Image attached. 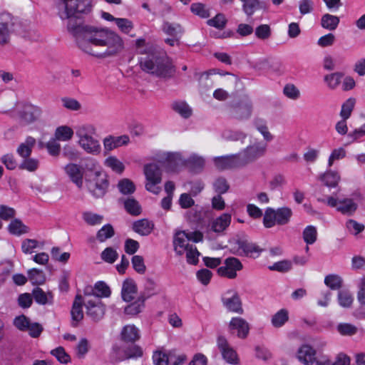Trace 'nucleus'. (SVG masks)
<instances>
[{"instance_id":"nucleus-1","label":"nucleus","mask_w":365,"mask_h":365,"mask_svg":"<svg viewBox=\"0 0 365 365\" xmlns=\"http://www.w3.org/2000/svg\"><path fill=\"white\" fill-rule=\"evenodd\" d=\"M56 7L60 19L68 20V31L83 52L105 58L115 56L124 49L123 41L115 32L83 23L81 16L91 12V0H56Z\"/></svg>"},{"instance_id":"nucleus-2","label":"nucleus","mask_w":365,"mask_h":365,"mask_svg":"<svg viewBox=\"0 0 365 365\" xmlns=\"http://www.w3.org/2000/svg\"><path fill=\"white\" fill-rule=\"evenodd\" d=\"M140 68L159 78H170L175 73V66L165 53L157 50L139 58Z\"/></svg>"},{"instance_id":"nucleus-3","label":"nucleus","mask_w":365,"mask_h":365,"mask_svg":"<svg viewBox=\"0 0 365 365\" xmlns=\"http://www.w3.org/2000/svg\"><path fill=\"white\" fill-rule=\"evenodd\" d=\"M251 159V148L248 145L241 153L236 155L215 157L213 163L219 170L237 168L247 165Z\"/></svg>"},{"instance_id":"nucleus-4","label":"nucleus","mask_w":365,"mask_h":365,"mask_svg":"<svg viewBox=\"0 0 365 365\" xmlns=\"http://www.w3.org/2000/svg\"><path fill=\"white\" fill-rule=\"evenodd\" d=\"M22 23L8 12L0 14V45H6L10 41L11 34H24Z\"/></svg>"},{"instance_id":"nucleus-5","label":"nucleus","mask_w":365,"mask_h":365,"mask_svg":"<svg viewBox=\"0 0 365 365\" xmlns=\"http://www.w3.org/2000/svg\"><path fill=\"white\" fill-rule=\"evenodd\" d=\"M292 216V210L288 207L277 209L267 207L263 217V225L266 228L273 227L275 225H287Z\"/></svg>"},{"instance_id":"nucleus-6","label":"nucleus","mask_w":365,"mask_h":365,"mask_svg":"<svg viewBox=\"0 0 365 365\" xmlns=\"http://www.w3.org/2000/svg\"><path fill=\"white\" fill-rule=\"evenodd\" d=\"M86 182L89 192L96 198L103 197L109 185L108 176L102 171H96L86 177Z\"/></svg>"},{"instance_id":"nucleus-7","label":"nucleus","mask_w":365,"mask_h":365,"mask_svg":"<svg viewBox=\"0 0 365 365\" xmlns=\"http://www.w3.org/2000/svg\"><path fill=\"white\" fill-rule=\"evenodd\" d=\"M144 173L148 182L145 188L148 191L154 194H158L160 188L155 185L160 184L162 180V172L160 165L157 163H150L144 167Z\"/></svg>"},{"instance_id":"nucleus-8","label":"nucleus","mask_w":365,"mask_h":365,"mask_svg":"<svg viewBox=\"0 0 365 365\" xmlns=\"http://www.w3.org/2000/svg\"><path fill=\"white\" fill-rule=\"evenodd\" d=\"M143 355V349L138 345H131L123 350L118 345H115L112 349L111 360L113 362H118L130 359H138Z\"/></svg>"},{"instance_id":"nucleus-9","label":"nucleus","mask_w":365,"mask_h":365,"mask_svg":"<svg viewBox=\"0 0 365 365\" xmlns=\"http://www.w3.org/2000/svg\"><path fill=\"white\" fill-rule=\"evenodd\" d=\"M160 166L164 167L168 172H175L180 167L185 165V159L180 153H163L158 160Z\"/></svg>"},{"instance_id":"nucleus-10","label":"nucleus","mask_w":365,"mask_h":365,"mask_svg":"<svg viewBox=\"0 0 365 365\" xmlns=\"http://www.w3.org/2000/svg\"><path fill=\"white\" fill-rule=\"evenodd\" d=\"M217 345L222 359L228 364L236 365L239 363V358L235 350L229 344L226 338L219 336L217 339Z\"/></svg>"},{"instance_id":"nucleus-11","label":"nucleus","mask_w":365,"mask_h":365,"mask_svg":"<svg viewBox=\"0 0 365 365\" xmlns=\"http://www.w3.org/2000/svg\"><path fill=\"white\" fill-rule=\"evenodd\" d=\"M242 265L240 260L235 257H228L225 260V265L217 269V273L221 277L234 279L237 276L236 272L240 270Z\"/></svg>"},{"instance_id":"nucleus-12","label":"nucleus","mask_w":365,"mask_h":365,"mask_svg":"<svg viewBox=\"0 0 365 365\" xmlns=\"http://www.w3.org/2000/svg\"><path fill=\"white\" fill-rule=\"evenodd\" d=\"M84 304L86 308V314L92 320L98 322L104 316L105 307L101 299H86Z\"/></svg>"},{"instance_id":"nucleus-13","label":"nucleus","mask_w":365,"mask_h":365,"mask_svg":"<svg viewBox=\"0 0 365 365\" xmlns=\"http://www.w3.org/2000/svg\"><path fill=\"white\" fill-rule=\"evenodd\" d=\"M41 109L32 104H25L21 111L19 117L21 121L26 125L35 122L41 115Z\"/></svg>"},{"instance_id":"nucleus-14","label":"nucleus","mask_w":365,"mask_h":365,"mask_svg":"<svg viewBox=\"0 0 365 365\" xmlns=\"http://www.w3.org/2000/svg\"><path fill=\"white\" fill-rule=\"evenodd\" d=\"M64 170L70 180L78 187L83 186V168L75 163H68Z\"/></svg>"},{"instance_id":"nucleus-15","label":"nucleus","mask_w":365,"mask_h":365,"mask_svg":"<svg viewBox=\"0 0 365 365\" xmlns=\"http://www.w3.org/2000/svg\"><path fill=\"white\" fill-rule=\"evenodd\" d=\"M222 301L228 311L239 314L242 313V304L237 294L229 291L222 297Z\"/></svg>"},{"instance_id":"nucleus-16","label":"nucleus","mask_w":365,"mask_h":365,"mask_svg":"<svg viewBox=\"0 0 365 365\" xmlns=\"http://www.w3.org/2000/svg\"><path fill=\"white\" fill-rule=\"evenodd\" d=\"M297 359L304 365H312L316 360V351L309 345H302L297 351Z\"/></svg>"},{"instance_id":"nucleus-17","label":"nucleus","mask_w":365,"mask_h":365,"mask_svg":"<svg viewBox=\"0 0 365 365\" xmlns=\"http://www.w3.org/2000/svg\"><path fill=\"white\" fill-rule=\"evenodd\" d=\"M84 302L81 295L76 296L71 312L72 318L71 325L74 327H77L78 323L83 318L82 304Z\"/></svg>"},{"instance_id":"nucleus-18","label":"nucleus","mask_w":365,"mask_h":365,"mask_svg":"<svg viewBox=\"0 0 365 365\" xmlns=\"http://www.w3.org/2000/svg\"><path fill=\"white\" fill-rule=\"evenodd\" d=\"M229 328L231 330H237L240 338H245L249 334V324L242 318L234 317L230 322Z\"/></svg>"},{"instance_id":"nucleus-19","label":"nucleus","mask_w":365,"mask_h":365,"mask_svg":"<svg viewBox=\"0 0 365 365\" xmlns=\"http://www.w3.org/2000/svg\"><path fill=\"white\" fill-rule=\"evenodd\" d=\"M138 288L135 282L132 279H126L122 286L121 296L124 301L130 302L135 298Z\"/></svg>"},{"instance_id":"nucleus-20","label":"nucleus","mask_w":365,"mask_h":365,"mask_svg":"<svg viewBox=\"0 0 365 365\" xmlns=\"http://www.w3.org/2000/svg\"><path fill=\"white\" fill-rule=\"evenodd\" d=\"M78 144L88 153L97 155L101 152V145L98 140L91 135L84 139L78 140Z\"/></svg>"},{"instance_id":"nucleus-21","label":"nucleus","mask_w":365,"mask_h":365,"mask_svg":"<svg viewBox=\"0 0 365 365\" xmlns=\"http://www.w3.org/2000/svg\"><path fill=\"white\" fill-rule=\"evenodd\" d=\"M129 142V138L127 135L119 137L109 136L104 139L103 145L107 151H110L121 145H126Z\"/></svg>"},{"instance_id":"nucleus-22","label":"nucleus","mask_w":365,"mask_h":365,"mask_svg":"<svg viewBox=\"0 0 365 365\" xmlns=\"http://www.w3.org/2000/svg\"><path fill=\"white\" fill-rule=\"evenodd\" d=\"M121 339L125 342H135L140 339L139 329L134 325L125 326L120 333Z\"/></svg>"},{"instance_id":"nucleus-23","label":"nucleus","mask_w":365,"mask_h":365,"mask_svg":"<svg viewBox=\"0 0 365 365\" xmlns=\"http://www.w3.org/2000/svg\"><path fill=\"white\" fill-rule=\"evenodd\" d=\"M231 215L224 213L213 220L211 223V230L215 232H223L230 225Z\"/></svg>"},{"instance_id":"nucleus-24","label":"nucleus","mask_w":365,"mask_h":365,"mask_svg":"<svg viewBox=\"0 0 365 365\" xmlns=\"http://www.w3.org/2000/svg\"><path fill=\"white\" fill-rule=\"evenodd\" d=\"M358 205L351 198L339 200L337 211L343 215H352L357 210Z\"/></svg>"},{"instance_id":"nucleus-25","label":"nucleus","mask_w":365,"mask_h":365,"mask_svg":"<svg viewBox=\"0 0 365 365\" xmlns=\"http://www.w3.org/2000/svg\"><path fill=\"white\" fill-rule=\"evenodd\" d=\"M227 20L225 16L222 14H217L214 18L210 19L207 21V24L210 26L215 27L217 36H227L228 34H225V32H222L225 26Z\"/></svg>"},{"instance_id":"nucleus-26","label":"nucleus","mask_w":365,"mask_h":365,"mask_svg":"<svg viewBox=\"0 0 365 365\" xmlns=\"http://www.w3.org/2000/svg\"><path fill=\"white\" fill-rule=\"evenodd\" d=\"M32 295L36 303L42 305L53 304V296L51 292H45L42 289L36 287L34 289Z\"/></svg>"},{"instance_id":"nucleus-27","label":"nucleus","mask_w":365,"mask_h":365,"mask_svg":"<svg viewBox=\"0 0 365 365\" xmlns=\"http://www.w3.org/2000/svg\"><path fill=\"white\" fill-rule=\"evenodd\" d=\"M154 225L147 219H142L135 222L133 230L143 236L148 235L153 230Z\"/></svg>"},{"instance_id":"nucleus-28","label":"nucleus","mask_w":365,"mask_h":365,"mask_svg":"<svg viewBox=\"0 0 365 365\" xmlns=\"http://www.w3.org/2000/svg\"><path fill=\"white\" fill-rule=\"evenodd\" d=\"M35 144L36 139L31 136H28L26 140L19 145L16 152L23 158H29Z\"/></svg>"},{"instance_id":"nucleus-29","label":"nucleus","mask_w":365,"mask_h":365,"mask_svg":"<svg viewBox=\"0 0 365 365\" xmlns=\"http://www.w3.org/2000/svg\"><path fill=\"white\" fill-rule=\"evenodd\" d=\"M339 21L338 16L325 14L321 18V26L329 31H334L337 28Z\"/></svg>"},{"instance_id":"nucleus-30","label":"nucleus","mask_w":365,"mask_h":365,"mask_svg":"<svg viewBox=\"0 0 365 365\" xmlns=\"http://www.w3.org/2000/svg\"><path fill=\"white\" fill-rule=\"evenodd\" d=\"M187 239L185 236L179 232L176 234V236L173 240L174 250L178 255H182L184 252L187 250V247H192V245H189L186 242Z\"/></svg>"},{"instance_id":"nucleus-31","label":"nucleus","mask_w":365,"mask_h":365,"mask_svg":"<svg viewBox=\"0 0 365 365\" xmlns=\"http://www.w3.org/2000/svg\"><path fill=\"white\" fill-rule=\"evenodd\" d=\"M267 143L264 140H255L252 143V160L265 155L267 150Z\"/></svg>"},{"instance_id":"nucleus-32","label":"nucleus","mask_w":365,"mask_h":365,"mask_svg":"<svg viewBox=\"0 0 365 365\" xmlns=\"http://www.w3.org/2000/svg\"><path fill=\"white\" fill-rule=\"evenodd\" d=\"M254 124L255 128L262 135L266 142H271L274 139L273 135L268 130L267 122L264 119L255 118Z\"/></svg>"},{"instance_id":"nucleus-33","label":"nucleus","mask_w":365,"mask_h":365,"mask_svg":"<svg viewBox=\"0 0 365 365\" xmlns=\"http://www.w3.org/2000/svg\"><path fill=\"white\" fill-rule=\"evenodd\" d=\"M29 281L33 284H43L46 282V276L43 272L38 269H31L28 271Z\"/></svg>"},{"instance_id":"nucleus-34","label":"nucleus","mask_w":365,"mask_h":365,"mask_svg":"<svg viewBox=\"0 0 365 365\" xmlns=\"http://www.w3.org/2000/svg\"><path fill=\"white\" fill-rule=\"evenodd\" d=\"M321 180L327 187H334L338 185L340 176L336 172L329 170L321 176Z\"/></svg>"},{"instance_id":"nucleus-35","label":"nucleus","mask_w":365,"mask_h":365,"mask_svg":"<svg viewBox=\"0 0 365 365\" xmlns=\"http://www.w3.org/2000/svg\"><path fill=\"white\" fill-rule=\"evenodd\" d=\"M255 356L256 359L266 362L272 358V354L264 344H259L255 347Z\"/></svg>"},{"instance_id":"nucleus-36","label":"nucleus","mask_w":365,"mask_h":365,"mask_svg":"<svg viewBox=\"0 0 365 365\" xmlns=\"http://www.w3.org/2000/svg\"><path fill=\"white\" fill-rule=\"evenodd\" d=\"M115 235V231L110 224H106L103 226L96 234V239L100 242H103L106 240L111 238Z\"/></svg>"},{"instance_id":"nucleus-37","label":"nucleus","mask_w":365,"mask_h":365,"mask_svg":"<svg viewBox=\"0 0 365 365\" xmlns=\"http://www.w3.org/2000/svg\"><path fill=\"white\" fill-rule=\"evenodd\" d=\"M146 300L145 297H139L138 300L128 305L125 308L126 314L135 315L140 312L141 309L144 307V302Z\"/></svg>"},{"instance_id":"nucleus-38","label":"nucleus","mask_w":365,"mask_h":365,"mask_svg":"<svg viewBox=\"0 0 365 365\" xmlns=\"http://www.w3.org/2000/svg\"><path fill=\"white\" fill-rule=\"evenodd\" d=\"M358 327L350 323H339L336 326V331L342 336H351L358 332Z\"/></svg>"},{"instance_id":"nucleus-39","label":"nucleus","mask_w":365,"mask_h":365,"mask_svg":"<svg viewBox=\"0 0 365 365\" xmlns=\"http://www.w3.org/2000/svg\"><path fill=\"white\" fill-rule=\"evenodd\" d=\"M172 108L185 118H187L192 115V109L185 102H174Z\"/></svg>"},{"instance_id":"nucleus-40","label":"nucleus","mask_w":365,"mask_h":365,"mask_svg":"<svg viewBox=\"0 0 365 365\" xmlns=\"http://www.w3.org/2000/svg\"><path fill=\"white\" fill-rule=\"evenodd\" d=\"M9 230L13 235H20L28 232L29 228L20 220L15 219L9 224Z\"/></svg>"},{"instance_id":"nucleus-41","label":"nucleus","mask_w":365,"mask_h":365,"mask_svg":"<svg viewBox=\"0 0 365 365\" xmlns=\"http://www.w3.org/2000/svg\"><path fill=\"white\" fill-rule=\"evenodd\" d=\"M163 31L172 36L177 37L183 32L182 26L179 24L165 21L163 25Z\"/></svg>"},{"instance_id":"nucleus-42","label":"nucleus","mask_w":365,"mask_h":365,"mask_svg":"<svg viewBox=\"0 0 365 365\" xmlns=\"http://www.w3.org/2000/svg\"><path fill=\"white\" fill-rule=\"evenodd\" d=\"M94 292L96 299L102 297H108L110 295V287L103 282H98L94 285Z\"/></svg>"},{"instance_id":"nucleus-43","label":"nucleus","mask_w":365,"mask_h":365,"mask_svg":"<svg viewBox=\"0 0 365 365\" xmlns=\"http://www.w3.org/2000/svg\"><path fill=\"white\" fill-rule=\"evenodd\" d=\"M135 46L138 51V53L143 55H148L150 53L155 51V48L153 44L146 43L144 38H138L135 41Z\"/></svg>"},{"instance_id":"nucleus-44","label":"nucleus","mask_w":365,"mask_h":365,"mask_svg":"<svg viewBox=\"0 0 365 365\" xmlns=\"http://www.w3.org/2000/svg\"><path fill=\"white\" fill-rule=\"evenodd\" d=\"M344 74L341 72H335L324 76V81L331 89H335L341 83Z\"/></svg>"},{"instance_id":"nucleus-45","label":"nucleus","mask_w":365,"mask_h":365,"mask_svg":"<svg viewBox=\"0 0 365 365\" xmlns=\"http://www.w3.org/2000/svg\"><path fill=\"white\" fill-rule=\"evenodd\" d=\"M96 132L95 128L92 125H81L76 128V135L79 140L84 139L94 134Z\"/></svg>"},{"instance_id":"nucleus-46","label":"nucleus","mask_w":365,"mask_h":365,"mask_svg":"<svg viewBox=\"0 0 365 365\" xmlns=\"http://www.w3.org/2000/svg\"><path fill=\"white\" fill-rule=\"evenodd\" d=\"M292 268V263L291 261L287 259L274 262L273 264L268 267V269L270 271H277L282 273L289 272Z\"/></svg>"},{"instance_id":"nucleus-47","label":"nucleus","mask_w":365,"mask_h":365,"mask_svg":"<svg viewBox=\"0 0 365 365\" xmlns=\"http://www.w3.org/2000/svg\"><path fill=\"white\" fill-rule=\"evenodd\" d=\"M124 207L126 211L132 215H138L141 212V207L137 200L133 198H128L124 202Z\"/></svg>"},{"instance_id":"nucleus-48","label":"nucleus","mask_w":365,"mask_h":365,"mask_svg":"<svg viewBox=\"0 0 365 365\" xmlns=\"http://www.w3.org/2000/svg\"><path fill=\"white\" fill-rule=\"evenodd\" d=\"M190 11L195 15H197L202 19L208 18L210 14L209 9L206 8V6L202 3H193L190 6Z\"/></svg>"},{"instance_id":"nucleus-49","label":"nucleus","mask_w":365,"mask_h":365,"mask_svg":"<svg viewBox=\"0 0 365 365\" xmlns=\"http://www.w3.org/2000/svg\"><path fill=\"white\" fill-rule=\"evenodd\" d=\"M288 312L286 309H282L272 317V323L274 327H280L288 321Z\"/></svg>"},{"instance_id":"nucleus-50","label":"nucleus","mask_w":365,"mask_h":365,"mask_svg":"<svg viewBox=\"0 0 365 365\" xmlns=\"http://www.w3.org/2000/svg\"><path fill=\"white\" fill-rule=\"evenodd\" d=\"M355 102V98H349L342 104L340 115L344 120H347L350 117L354 108Z\"/></svg>"},{"instance_id":"nucleus-51","label":"nucleus","mask_w":365,"mask_h":365,"mask_svg":"<svg viewBox=\"0 0 365 365\" xmlns=\"http://www.w3.org/2000/svg\"><path fill=\"white\" fill-rule=\"evenodd\" d=\"M317 231L314 226L309 225L303 231V239L307 245H312L317 240Z\"/></svg>"},{"instance_id":"nucleus-52","label":"nucleus","mask_w":365,"mask_h":365,"mask_svg":"<svg viewBox=\"0 0 365 365\" xmlns=\"http://www.w3.org/2000/svg\"><path fill=\"white\" fill-rule=\"evenodd\" d=\"M73 135V130L68 126H60L56 128L55 135L58 140H68Z\"/></svg>"},{"instance_id":"nucleus-53","label":"nucleus","mask_w":365,"mask_h":365,"mask_svg":"<svg viewBox=\"0 0 365 365\" xmlns=\"http://www.w3.org/2000/svg\"><path fill=\"white\" fill-rule=\"evenodd\" d=\"M325 284L331 289H339L342 285L341 278L336 274H329L324 278Z\"/></svg>"},{"instance_id":"nucleus-54","label":"nucleus","mask_w":365,"mask_h":365,"mask_svg":"<svg viewBox=\"0 0 365 365\" xmlns=\"http://www.w3.org/2000/svg\"><path fill=\"white\" fill-rule=\"evenodd\" d=\"M118 187L120 192L124 195L132 194L135 190L133 182L129 179L125 178L119 181Z\"/></svg>"},{"instance_id":"nucleus-55","label":"nucleus","mask_w":365,"mask_h":365,"mask_svg":"<svg viewBox=\"0 0 365 365\" xmlns=\"http://www.w3.org/2000/svg\"><path fill=\"white\" fill-rule=\"evenodd\" d=\"M105 164L118 173H121L125 168L123 164L114 156L108 157L106 160Z\"/></svg>"},{"instance_id":"nucleus-56","label":"nucleus","mask_w":365,"mask_h":365,"mask_svg":"<svg viewBox=\"0 0 365 365\" xmlns=\"http://www.w3.org/2000/svg\"><path fill=\"white\" fill-rule=\"evenodd\" d=\"M283 93L292 100H297L300 97L299 90L292 83L286 84L283 88Z\"/></svg>"},{"instance_id":"nucleus-57","label":"nucleus","mask_w":365,"mask_h":365,"mask_svg":"<svg viewBox=\"0 0 365 365\" xmlns=\"http://www.w3.org/2000/svg\"><path fill=\"white\" fill-rule=\"evenodd\" d=\"M185 165H189L195 169H202L205 165V160L201 156L192 154L185 160Z\"/></svg>"},{"instance_id":"nucleus-58","label":"nucleus","mask_w":365,"mask_h":365,"mask_svg":"<svg viewBox=\"0 0 365 365\" xmlns=\"http://www.w3.org/2000/svg\"><path fill=\"white\" fill-rule=\"evenodd\" d=\"M156 283L150 278H147L144 285V291L140 297H145L146 299L154 295L155 292Z\"/></svg>"},{"instance_id":"nucleus-59","label":"nucleus","mask_w":365,"mask_h":365,"mask_svg":"<svg viewBox=\"0 0 365 365\" xmlns=\"http://www.w3.org/2000/svg\"><path fill=\"white\" fill-rule=\"evenodd\" d=\"M101 256L103 261L113 264L118 257V254L113 247H109L101 252Z\"/></svg>"},{"instance_id":"nucleus-60","label":"nucleus","mask_w":365,"mask_h":365,"mask_svg":"<svg viewBox=\"0 0 365 365\" xmlns=\"http://www.w3.org/2000/svg\"><path fill=\"white\" fill-rule=\"evenodd\" d=\"M38 167V160L34 158H24L23 161L19 165V168L21 170H26L29 172L35 171Z\"/></svg>"},{"instance_id":"nucleus-61","label":"nucleus","mask_w":365,"mask_h":365,"mask_svg":"<svg viewBox=\"0 0 365 365\" xmlns=\"http://www.w3.org/2000/svg\"><path fill=\"white\" fill-rule=\"evenodd\" d=\"M83 219L87 224L90 225H96L102 222L103 217L98 214L86 212L83 214Z\"/></svg>"},{"instance_id":"nucleus-62","label":"nucleus","mask_w":365,"mask_h":365,"mask_svg":"<svg viewBox=\"0 0 365 365\" xmlns=\"http://www.w3.org/2000/svg\"><path fill=\"white\" fill-rule=\"evenodd\" d=\"M186 251L187 262L191 264H197L198 263V257L200 253L198 252L195 246L187 247Z\"/></svg>"},{"instance_id":"nucleus-63","label":"nucleus","mask_w":365,"mask_h":365,"mask_svg":"<svg viewBox=\"0 0 365 365\" xmlns=\"http://www.w3.org/2000/svg\"><path fill=\"white\" fill-rule=\"evenodd\" d=\"M51 354L56 356L60 363L68 364L71 361L70 356L66 354L64 349L61 346L53 349Z\"/></svg>"},{"instance_id":"nucleus-64","label":"nucleus","mask_w":365,"mask_h":365,"mask_svg":"<svg viewBox=\"0 0 365 365\" xmlns=\"http://www.w3.org/2000/svg\"><path fill=\"white\" fill-rule=\"evenodd\" d=\"M154 365H168V356L160 351H155L153 354Z\"/></svg>"}]
</instances>
